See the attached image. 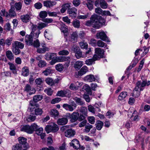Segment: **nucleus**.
Returning <instances> with one entry per match:
<instances>
[{
	"label": "nucleus",
	"instance_id": "nucleus-10",
	"mask_svg": "<svg viewBox=\"0 0 150 150\" xmlns=\"http://www.w3.org/2000/svg\"><path fill=\"white\" fill-rule=\"evenodd\" d=\"M32 14L31 13H29L26 14L22 15L20 17V18L22 21L25 23H27L30 21L32 18Z\"/></svg>",
	"mask_w": 150,
	"mask_h": 150
},
{
	"label": "nucleus",
	"instance_id": "nucleus-7",
	"mask_svg": "<svg viewBox=\"0 0 150 150\" xmlns=\"http://www.w3.org/2000/svg\"><path fill=\"white\" fill-rule=\"evenodd\" d=\"M62 107L67 110L72 112L76 108V105L75 102H73L70 104H64L63 105Z\"/></svg>",
	"mask_w": 150,
	"mask_h": 150
},
{
	"label": "nucleus",
	"instance_id": "nucleus-58",
	"mask_svg": "<svg viewBox=\"0 0 150 150\" xmlns=\"http://www.w3.org/2000/svg\"><path fill=\"white\" fill-rule=\"evenodd\" d=\"M50 113L51 115L55 117L58 116L59 115V112L56 109L52 110Z\"/></svg>",
	"mask_w": 150,
	"mask_h": 150
},
{
	"label": "nucleus",
	"instance_id": "nucleus-19",
	"mask_svg": "<svg viewBox=\"0 0 150 150\" xmlns=\"http://www.w3.org/2000/svg\"><path fill=\"white\" fill-rule=\"evenodd\" d=\"M97 59V55H94L92 59H89L86 60V64L88 65H90L95 63L94 62Z\"/></svg>",
	"mask_w": 150,
	"mask_h": 150
},
{
	"label": "nucleus",
	"instance_id": "nucleus-63",
	"mask_svg": "<svg viewBox=\"0 0 150 150\" xmlns=\"http://www.w3.org/2000/svg\"><path fill=\"white\" fill-rule=\"evenodd\" d=\"M35 119L36 116L30 115L27 118V120L28 122H32L34 121Z\"/></svg>",
	"mask_w": 150,
	"mask_h": 150
},
{
	"label": "nucleus",
	"instance_id": "nucleus-23",
	"mask_svg": "<svg viewBox=\"0 0 150 150\" xmlns=\"http://www.w3.org/2000/svg\"><path fill=\"white\" fill-rule=\"evenodd\" d=\"M88 71V68L86 66H83L78 71V74L79 76H82Z\"/></svg>",
	"mask_w": 150,
	"mask_h": 150
},
{
	"label": "nucleus",
	"instance_id": "nucleus-22",
	"mask_svg": "<svg viewBox=\"0 0 150 150\" xmlns=\"http://www.w3.org/2000/svg\"><path fill=\"white\" fill-rule=\"evenodd\" d=\"M79 114L78 112H73L71 114V121L72 122H74L78 120Z\"/></svg>",
	"mask_w": 150,
	"mask_h": 150
},
{
	"label": "nucleus",
	"instance_id": "nucleus-62",
	"mask_svg": "<svg viewBox=\"0 0 150 150\" xmlns=\"http://www.w3.org/2000/svg\"><path fill=\"white\" fill-rule=\"evenodd\" d=\"M80 50V49L79 47L76 45L73 46L71 48V51L75 53L77 52V51H78Z\"/></svg>",
	"mask_w": 150,
	"mask_h": 150
},
{
	"label": "nucleus",
	"instance_id": "nucleus-39",
	"mask_svg": "<svg viewBox=\"0 0 150 150\" xmlns=\"http://www.w3.org/2000/svg\"><path fill=\"white\" fill-rule=\"evenodd\" d=\"M22 149V145L19 144H16L13 145L12 147V150H21Z\"/></svg>",
	"mask_w": 150,
	"mask_h": 150
},
{
	"label": "nucleus",
	"instance_id": "nucleus-33",
	"mask_svg": "<svg viewBox=\"0 0 150 150\" xmlns=\"http://www.w3.org/2000/svg\"><path fill=\"white\" fill-rule=\"evenodd\" d=\"M53 72L52 70L50 67H49L47 68L45 70L43 71L42 72V73L44 74V75L47 76L52 74Z\"/></svg>",
	"mask_w": 150,
	"mask_h": 150
},
{
	"label": "nucleus",
	"instance_id": "nucleus-37",
	"mask_svg": "<svg viewBox=\"0 0 150 150\" xmlns=\"http://www.w3.org/2000/svg\"><path fill=\"white\" fill-rule=\"evenodd\" d=\"M14 46L19 48L22 49L24 47V44L20 42L16 41L14 42Z\"/></svg>",
	"mask_w": 150,
	"mask_h": 150
},
{
	"label": "nucleus",
	"instance_id": "nucleus-24",
	"mask_svg": "<svg viewBox=\"0 0 150 150\" xmlns=\"http://www.w3.org/2000/svg\"><path fill=\"white\" fill-rule=\"evenodd\" d=\"M83 65V62L78 61L75 62L74 65V67L76 70H79Z\"/></svg>",
	"mask_w": 150,
	"mask_h": 150
},
{
	"label": "nucleus",
	"instance_id": "nucleus-3",
	"mask_svg": "<svg viewBox=\"0 0 150 150\" xmlns=\"http://www.w3.org/2000/svg\"><path fill=\"white\" fill-rule=\"evenodd\" d=\"M37 125L35 123L32 124L30 126L28 125L21 126V131L25 132L31 134L32 133L34 129L37 128Z\"/></svg>",
	"mask_w": 150,
	"mask_h": 150
},
{
	"label": "nucleus",
	"instance_id": "nucleus-4",
	"mask_svg": "<svg viewBox=\"0 0 150 150\" xmlns=\"http://www.w3.org/2000/svg\"><path fill=\"white\" fill-rule=\"evenodd\" d=\"M59 129L58 125L53 123L50 125H47L45 127V130L47 133L52 132H57Z\"/></svg>",
	"mask_w": 150,
	"mask_h": 150
},
{
	"label": "nucleus",
	"instance_id": "nucleus-52",
	"mask_svg": "<svg viewBox=\"0 0 150 150\" xmlns=\"http://www.w3.org/2000/svg\"><path fill=\"white\" fill-rule=\"evenodd\" d=\"M83 90H85L88 93H89L91 91V89L90 87L87 84H85L83 87Z\"/></svg>",
	"mask_w": 150,
	"mask_h": 150
},
{
	"label": "nucleus",
	"instance_id": "nucleus-60",
	"mask_svg": "<svg viewBox=\"0 0 150 150\" xmlns=\"http://www.w3.org/2000/svg\"><path fill=\"white\" fill-rule=\"evenodd\" d=\"M47 15V12L45 11H41L39 14V16L41 18H44L46 17Z\"/></svg>",
	"mask_w": 150,
	"mask_h": 150
},
{
	"label": "nucleus",
	"instance_id": "nucleus-49",
	"mask_svg": "<svg viewBox=\"0 0 150 150\" xmlns=\"http://www.w3.org/2000/svg\"><path fill=\"white\" fill-rule=\"evenodd\" d=\"M100 4V6L103 9L107 8L108 4L104 0H101Z\"/></svg>",
	"mask_w": 150,
	"mask_h": 150
},
{
	"label": "nucleus",
	"instance_id": "nucleus-5",
	"mask_svg": "<svg viewBox=\"0 0 150 150\" xmlns=\"http://www.w3.org/2000/svg\"><path fill=\"white\" fill-rule=\"evenodd\" d=\"M34 35V31H31L29 35H26L25 37V41L26 44L28 45H32L33 44V36Z\"/></svg>",
	"mask_w": 150,
	"mask_h": 150
},
{
	"label": "nucleus",
	"instance_id": "nucleus-55",
	"mask_svg": "<svg viewBox=\"0 0 150 150\" xmlns=\"http://www.w3.org/2000/svg\"><path fill=\"white\" fill-rule=\"evenodd\" d=\"M47 63L45 61L41 60L38 62V65L40 67H43L46 66Z\"/></svg>",
	"mask_w": 150,
	"mask_h": 150
},
{
	"label": "nucleus",
	"instance_id": "nucleus-9",
	"mask_svg": "<svg viewBox=\"0 0 150 150\" xmlns=\"http://www.w3.org/2000/svg\"><path fill=\"white\" fill-rule=\"evenodd\" d=\"M97 39H100L103 41L107 42H110V41L108 39L105 33L103 31L98 32L96 35Z\"/></svg>",
	"mask_w": 150,
	"mask_h": 150
},
{
	"label": "nucleus",
	"instance_id": "nucleus-64",
	"mask_svg": "<svg viewBox=\"0 0 150 150\" xmlns=\"http://www.w3.org/2000/svg\"><path fill=\"white\" fill-rule=\"evenodd\" d=\"M93 126L90 124L86 125L85 126V132L86 133L89 132L91 129L92 128Z\"/></svg>",
	"mask_w": 150,
	"mask_h": 150
},
{
	"label": "nucleus",
	"instance_id": "nucleus-31",
	"mask_svg": "<svg viewBox=\"0 0 150 150\" xmlns=\"http://www.w3.org/2000/svg\"><path fill=\"white\" fill-rule=\"evenodd\" d=\"M75 56L76 58L79 59L81 57L84 58L87 57L86 55H82V52L80 50L75 53Z\"/></svg>",
	"mask_w": 150,
	"mask_h": 150
},
{
	"label": "nucleus",
	"instance_id": "nucleus-40",
	"mask_svg": "<svg viewBox=\"0 0 150 150\" xmlns=\"http://www.w3.org/2000/svg\"><path fill=\"white\" fill-rule=\"evenodd\" d=\"M78 37V35L76 32L73 33L71 35V41H76Z\"/></svg>",
	"mask_w": 150,
	"mask_h": 150
},
{
	"label": "nucleus",
	"instance_id": "nucleus-51",
	"mask_svg": "<svg viewBox=\"0 0 150 150\" xmlns=\"http://www.w3.org/2000/svg\"><path fill=\"white\" fill-rule=\"evenodd\" d=\"M11 17H13L16 15V13L14 11V8H11L9 11V14L8 16Z\"/></svg>",
	"mask_w": 150,
	"mask_h": 150
},
{
	"label": "nucleus",
	"instance_id": "nucleus-29",
	"mask_svg": "<svg viewBox=\"0 0 150 150\" xmlns=\"http://www.w3.org/2000/svg\"><path fill=\"white\" fill-rule=\"evenodd\" d=\"M42 46V48H38L37 50V52L40 53H44L46 51H48L49 50V48L44 45Z\"/></svg>",
	"mask_w": 150,
	"mask_h": 150
},
{
	"label": "nucleus",
	"instance_id": "nucleus-50",
	"mask_svg": "<svg viewBox=\"0 0 150 150\" xmlns=\"http://www.w3.org/2000/svg\"><path fill=\"white\" fill-rule=\"evenodd\" d=\"M22 4L21 2L16 3L15 4L14 6L16 10L19 11L21 9Z\"/></svg>",
	"mask_w": 150,
	"mask_h": 150
},
{
	"label": "nucleus",
	"instance_id": "nucleus-17",
	"mask_svg": "<svg viewBox=\"0 0 150 150\" xmlns=\"http://www.w3.org/2000/svg\"><path fill=\"white\" fill-rule=\"evenodd\" d=\"M57 56L56 54L55 53H47L45 55V59L47 60L55 59Z\"/></svg>",
	"mask_w": 150,
	"mask_h": 150
},
{
	"label": "nucleus",
	"instance_id": "nucleus-56",
	"mask_svg": "<svg viewBox=\"0 0 150 150\" xmlns=\"http://www.w3.org/2000/svg\"><path fill=\"white\" fill-rule=\"evenodd\" d=\"M69 53V52L65 50H63L60 51L58 52V54L59 55H67Z\"/></svg>",
	"mask_w": 150,
	"mask_h": 150
},
{
	"label": "nucleus",
	"instance_id": "nucleus-15",
	"mask_svg": "<svg viewBox=\"0 0 150 150\" xmlns=\"http://www.w3.org/2000/svg\"><path fill=\"white\" fill-rule=\"evenodd\" d=\"M70 146H72L76 149H78L80 147L79 141L76 139H74L72 140L70 143Z\"/></svg>",
	"mask_w": 150,
	"mask_h": 150
},
{
	"label": "nucleus",
	"instance_id": "nucleus-42",
	"mask_svg": "<svg viewBox=\"0 0 150 150\" xmlns=\"http://www.w3.org/2000/svg\"><path fill=\"white\" fill-rule=\"evenodd\" d=\"M80 23L79 21L77 19L74 20L72 24L75 28H79L80 26Z\"/></svg>",
	"mask_w": 150,
	"mask_h": 150
},
{
	"label": "nucleus",
	"instance_id": "nucleus-44",
	"mask_svg": "<svg viewBox=\"0 0 150 150\" xmlns=\"http://www.w3.org/2000/svg\"><path fill=\"white\" fill-rule=\"evenodd\" d=\"M18 140L20 144L24 145L26 143L27 139L23 137H20L18 138Z\"/></svg>",
	"mask_w": 150,
	"mask_h": 150
},
{
	"label": "nucleus",
	"instance_id": "nucleus-30",
	"mask_svg": "<svg viewBox=\"0 0 150 150\" xmlns=\"http://www.w3.org/2000/svg\"><path fill=\"white\" fill-rule=\"evenodd\" d=\"M127 95V92L125 91L122 92L118 96V98L119 100H121L125 99Z\"/></svg>",
	"mask_w": 150,
	"mask_h": 150
},
{
	"label": "nucleus",
	"instance_id": "nucleus-13",
	"mask_svg": "<svg viewBox=\"0 0 150 150\" xmlns=\"http://www.w3.org/2000/svg\"><path fill=\"white\" fill-rule=\"evenodd\" d=\"M76 132L72 129H67L65 132V136L68 137H73L75 134Z\"/></svg>",
	"mask_w": 150,
	"mask_h": 150
},
{
	"label": "nucleus",
	"instance_id": "nucleus-38",
	"mask_svg": "<svg viewBox=\"0 0 150 150\" xmlns=\"http://www.w3.org/2000/svg\"><path fill=\"white\" fill-rule=\"evenodd\" d=\"M97 45L100 47L105 48L107 47L106 44L100 40H99L97 42Z\"/></svg>",
	"mask_w": 150,
	"mask_h": 150
},
{
	"label": "nucleus",
	"instance_id": "nucleus-45",
	"mask_svg": "<svg viewBox=\"0 0 150 150\" xmlns=\"http://www.w3.org/2000/svg\"><path fill=\"white\" fill-rule=\"evenodd\" d=\"M55 68L57 71L61 72L63 70L64 67L62 64L59 63L55 66Z\"/></svg>",
	"mask_w": 150,
	"mask_h": 150
},
{
	"label": "nucleus",
	"instance_id": "nucleus-20",
	"mask_svg": "<svg viewBox=\"0 0 150 150\" xmlns=\"http://www.w3.org/2000/svg\"><path fill=\"white\" fill-rule=\"evenodd\" d=\"M68 122V120L66 118H59L57 121V123L59 125H66Z\"/></svg>",
	"mask_w": 150,
	"mask_h": 150
},
{
	"label": "nucleus",
	"instance_id": "nucleus-14",
	"mask_svg": "<svg viewBox=\"0 0 150 150\" xmlns=\"http://www.w3.org/2000/svg\"><path fill=\"white\" fill-rule=\"evenodd\" d=\"M56 2L55 1H52L50 0H46L43 2L44 6L47 8H50L55 5Z\"/></svg>",
	"mask_w": 150,
	"mask_h": 150
},
{
	"label": "nucleus",
	"instance_id": "nucleus-1",
	"mask_svg": "<svg viewBox=\"0 0 150 150\" xmlns=\"http://www.w3.org/2000/svg\"><path fill=\"white\" fill-rule=\"evenodd\" d=\"M150 84V81H148L146 80L142 82L140 81H138L136 83V86L133 91V96L135 97H137L139 96L140 93L138 91L139 89L140 91H143L144 87L146 86H149Z\"/></svg>",
	"mask_w": 150,
	"mask_h": 150
},
{
	"label": "nucleus",
	"instance_id": "nucleus-32",
	"mask_svg": "<svg viewBox=\"0 0 150 150\" xmlns=\"http://www.w3.org/2000/svg\"><path fill=\"white\" fill-rule=\"evenodd\" d=\"M88 109L90 112L93 113H95L96 110H97L98 112L100 111V110L99 108L96 107L95 108L91 105L88 106Z\"/></svg>",
	"mask_w": 150,
	"mask_h": 150
},
{
	"label": "nucleus",
	"instance_id": "nucleus-54",
	"mask_svg": "<svg viewBox=\"0 0 150 150\" xmlns=\"http://www.w3.org/2000/svg\"><path fill=\"white\" fill-rule=\"evenodd\" d=\"M13 53L15 54V55H18L19 54L20 52L21 51L19 49V48L16 47L15 46H13Z\"/></svg>",
	"mask_w": 150,
	"mask_h": 150
},
{
	"label": "nucleus",
	"instance_id": "nucleus-18",
	"mask_svg": "<svg viewBox=\"0 0 150 150\" xmlns=\"http://www.w3.org/2000/svg\"><path fill=\"white\" fill-rule=\"evenodd\" d=\"M77 10L75 7L69 9L67 11L68 13L71 16L76 17V16Z\"/></svg>",
	"mask_w": 150,
	"mask_h": 150
},
{
	"label": "nucleus",
	"instance_id": "nucleus-34",
	"mask_svg": "<svg viewBox=\"0 0 150 150\" xmlns=\"http://www.w3.org/2000/svg\"><path fill=\"white\" fill-rule=\"evenodd\" d=\"M42 96L41 95H37L33 97V101L35 103H37L41 100L42 99Z\"/></svg>",
	"mask_w": 150,
	"mask_h": 150
},
{
	"label": "nucleus",
	"instance_id": "nucleus-26",
	"mask_svg": "<svg viewBox=\"0 0 150 150\" xmlns=\"http://www.w3.org/2000/svg\"><path fill=\"white\" fill-rule=\"evenodd\" d=\"M29 74L28 68L27 67H24L22 69L21 74L24 76H26Z\"/></svg>",
	"mask_w": 150,
	"mask_h": 150
},
{
	"label": "nucleus",
	"instance_id": "nucleus-28",
	"mask_svg": "<svg viewBox=\"0 0 150 150\" xmlns=\"http://www.w3.org/2000/svg\"><path fill=\"white\" fill-rule=\"evenodd\" d=\"M70 4L67 3L62 6V8L60 10V11L62 13H64L66 10L70 7Z\"/></svg>",
	"mask_w": 150,
	"mask_h": 150
},
{
	"label": "nucleus",
	"instance_id": "nucleus-47",
	"mask_svg": "<svg viewBox=\"0 0 150 150\" xmlns=\"http://www.w3.org/2000/svg\"><path fill=\"white\" fill-rule=\"evenodd\" d=\"M37 128L36 129H34V131H36V134L38 135L42 133L43 131V128L40 127H39L37 125Z\"/></svg>",
	"mask_w": 150,
	"mask_h": 150
},
{
	"label": "nucleus",
	"instance_id": "nucleus-6",
	"mask_svg": "<svg viewBox=\"0 0 150 150\" xmlns=\"http://www.w3.org/2000/svg\"><path fill=\"white\" fill-rule=\"evenodd\" d=\"M97 17L96 14L92 15L90 20L88 21L86 23V25L88 26H91L96 28V22L95 18Z\"/></svg>",
	"mask_w": 150,
	"mask_h": 150
},
{
	"label": "nucleus",
	"instance_id": "nucleus-16",
	"mask_svg": "<svg viewBox=\"0 0 150 150\" xmlns=\"http://www.w3.org/2000/svg\"><path fill=\"white\" fill-rule=\"evenodd\" d=\"M25 91L28 92L30 91L29 95H30L34 94L35 92V90L33 88H31V86L29 84H26L25 88Z\"/></svg>",
	"mask_w": 150,
	"mask_h": 150
},
{
	"label": "nucleus",
	"instance_id": "nucleus-48",
	"mask_svg": "<svg viewBox=\"0 0 150 150\" xmlns=\"http://www.w3.org/2000/svg\"><path fill=\"white\" fill-rule=\"evenodd\" d=\"M80 47L82 49H86L88 47V45L87 42L84 41L81 42L79 43Z\"/></svg>",
	"mask_w": 150,
	"mask_h": 150
},
{
	"label": "nucleus",
	"instance_id": "nucleus-57",
	"mask_svg": "<svg viewBox=\"0 0 150 150\" xmlns=\"http://www.w3.org/2000/svg\"><path fill=\"white\" fill-rule=\"evenodd\" d=\"M48 25L47 24L45 23H41L38 24L37 28L39 30H41L42 28L47 26Z\"/></svg>",
	"mask_w": 150,
	"mask_h": 150
},
{
	"label": "nucleus",
	"instance_id": "nucleus-43",
	"mask_svg": "<svg viewBox=\"0 0 150 150\" xmlns=\"http://www.w3.org/2000/svg\"><path fill=\"white\" fill-rule=\"evenodd\" d=\"M73 99L76 103L79 105H82L84 103V102L80 98L76 97Z\"/></svg>",
	"mask_w": 150,
	"mask_h": 150
},
{
	"label": "nucleus",
	"instance_id": "nucleus-59",
	"mask_svg": "<svg viewBox=\"0 0 150 150\" xmlns=\"http://www.w3.org/2000/svg\"><path fill=\"white\" fill-rule=\"evenodd\" d=\"M136 139L137 142H141V144L142 147H143L144 144L143 138L140 137H137L136 138Z\"/></svg>",
	"mask_w": 150,
	"mask_h": 150
},
{
	"label": "nucleus",
	"instance_id": "nucleus-61",
	"mask_svg": "<svg viewBox=\"0 0 150 150\" xmlns=\"http://www.w3.org/2000/svg\"><path fill=\"white\" fill-rule=\"evenodd\" d=\"M33 45L34 47H38L40 45V43L38 39H36L34 41H33Z\"/></svg>",
	"mask_w": 150,
	"mask_h": 150
},
{
	"label": "nucleus",
	"instance_id": "nucleus-46",
	"mask_svg": "<svg viewBox=\"0 0 150 150\" xmlns=\"http://www.w3.org/2000/svg\"><path fill=\"white\" fill-rule=\"evenodd\" d=\"M47 83L50 86H52L54 84V81L51 78L48 77L45 80Z\"/></svg>",
	"mask_w": 150,
	"mask_h": 150
},
{
	"label": "nucleus",
	"instance_id": "nucleus-21",
	"mask_svg": "<svg viewBox=\"0 0 150 150\" xmlns=\"http://www.w3.org/2000/svg\"><path fill=\"white\" fill-rule=\"evenodd\" d=\"M84 79L89 82H92L95 81L96 78L93 75L90 74L86 76L84 78Z\"/></svg>",
	"mask_w": 150,
	"mask_h": 150
},
{
	"label": "nucleus",
	"instance_id": "nucleus-53",
	"mask_svg": "<svg viewBox=\"0 0 150 150\" xmlns=\"http://www.w3.org/2000/svg\"><path fill=\"white\" fill-rule=\"evenodd\" d=\"M87 109L85 107H81L79 111L82 114L86 115H87Z\"/></svg>",
	"mask_w": 150,
	"mask_h": 150
},
{
	"label": "nucleus",
	"instance_id": "nucleus-11",
	"mask_svg": "<svg viewBox=\"0 0 150 150\" xmlns=\"http://www.w3.org/2000/svg\"><path fill=\"white\" fill-rule=\"evenodd\" d=\"M70 95V91L69 90H68L59 91L57 92V96L62 97L65 96L69 97Z\"/></svg>",
	"mask_w": 150,
	"mask_h": 150
},
{
	"label": "nucleus",
	"instance_id": "nucleus-2",
	"mask_svg": "<svg viewBox=\"0 0 150 150\" xmlns=\"http://www.w3.org/2000/svg\"><path fill=\"white\" fill-rule=\"evenodd\" d=\"M69 59L70 58L69 57H57V56L55 59L52 60L50 62V63L51 65H53L57 62H66V64L67 66L68 67L70 63Z\"/></svg>",
	"mask_w": 150,
	"mask_h": 150
},
{
	"label": "nucleus",
	"instance_id": "nucleus-8",
	"mask_svg": "<svg viewBox=\"0 0 150 150\" xmlns=\"http://www.w3.org/2000/svg\"><path fill=\"white\" fill-rule=\"evenodd\" d=\"M97 17L95 18L96 28H99L102 25L104 24L105 21L101 16H99L96 14Z\"/></svg>",
	"mask_w": 150,
	"mask_h": 150
},
{
	"label": "nucleus",
	"instance_id": "nucleus-25",
	"mask_svg": "<svg viewBox=\"0 0 150 150\" xmlns=\"http://www.w3.org/2000/svg\"><path fill=\"white\" fill-rule=\"evenodd\" d=\"M6 55L7 58L10 61L13 60L14 59V55L12 52L10 50L6 51Z\"/></svg>",
	"mask_w": 150,
	"mask_h": 150
},
{
	"label": "nucleus",
	"instance_id": "nucleus-36",
	"mask_svg": "<svg viewBox=\"0 0 150 150\" xmlns=\"http://www.w3.org/2000/svg\"><path fill=\"white\" fill-rule=\"evenodd\" d=\"M60 29L62 32L64 34L67 33L68 32V29L67 26L63 23L61 24Z\"/></svg>",
	"mask_w": 150,
	"mask_h": 150
},
{
	"label": "nucleus",
	"instance_id": "nucleus-41",
	"mask_svg": "<svg viewBox=\"0 0 150 150\" xmlns=\"http://www.w3.org/2000/svg\"><path fill=\"white\" fill-rule=\"evenodd\" d=\"M35 113L36 115H41L43 112L42 108H36L35 110Z\"/></svg>",
	"mask_w": 150,
	"mask_h": 150
},
{
	"label": "nucleus",
	"instance_id": "nucleus-27",
	"mask_svg": "<svg viewBox=\"0 0 150 150\" xmlns=\"http://www.w3.org/2000/svg\"><path fill=\"white\" fill-rule=\"evenodd\" d=\"M8 64L9 66L10 69L12 71V72L14 74H16L17 71L15 65L11 62L8 63Z\"/></svg>",
	"mask_w": 150,
	"mask_h": 150
},
{
	"label": "nucleus",
	"instance_id": "nucleus-35",
	"mask_svg": "<svg viewBox=\"0 0 150 150\" xmlns=\"http://www.w3.org/2000/svg\"><path fill=\"white\" fill-rule=\"evenodd\" d=\"M96 125V129L98 130H100L102 128L103 125V123L102 121L98 120L97 121Z\"/></svg>",
	"mask_w": 150,
	"mask_h": 150
},
{
	"label": "nucleus",
	"instance_id": "nucleus-12",
	"mask_svg": "<svg viewBox=\"0 0 150 150\" xmlns=\"http://www.w3.org/2000/svg\"><path fill=\"white\" fill-rule=\"evenodd\" d=\"M95 54L97 55V58L98 57L102 58L103 57L104 54V51L103 49L97 47L95 50Z\"/></svg>",
	"mask_w": 150,
	"mask_h": 150
}]
</instances>
